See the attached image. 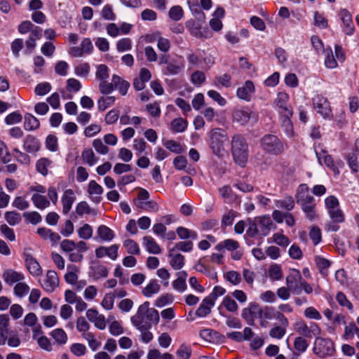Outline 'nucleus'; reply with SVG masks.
I'll list each match as a JSON object with an SVG mask.
<instances>
[{
  "label": "nucleus",
  "mask_w": 359,
  "mask_h": 359,
  "mask_svg": "<svg viewBox=\"0 0 359 359\" xmlns=\"http://www.w3.org/2000/svg\"><path fill=\"white\" fill-rule=\"evenodd\" d=\"M149 302H145L141 304L137 313L130 318L132 324L137 330L150 329L152 324H158L159 314L156 309L149 308Z\"/></svg>",
  "instance_id": "nucleus-1"
},
{
  "label": "nucleus",
  "mask_w": 359,
  "mask_h": 359,
  "mask_svg": "<svg viewBox=\"0 0 359 359\" xmlns=\"http://www.w3.org/2000/svg\"><path fill=\"white\" fill-rule=\"evenodd\" d=\"M231 144L234 161L241 167H244L248 159V144L245 138L240 134L234 135Z\"/></svg>",
  "instance_id": "nucleus-2"
},
{
  "label": "nucleus",
  "mask_w": 359,
  "mask_h": 359,
  "mask_svg": "<svg viewBox=\"0 0 359 359\" xmlns=\"http://www.w3.org/2000/svg\"><path fill=\"white\" fill-rule=\"evenodd\" d=\"M262 149L266 153L272 155H280L285 151V145L276 136L266 134L260 139Z\"/></svg>",
  "instance_id": "nucleus-3"
},
{
  "label": "nucleus",
  "mask_w": 359,
  "mask_h": 359,
  "mask_svg": "<svg viewBox=\"0 0 359 359\" xmlns=\"http://www.w3.org/2000/svg\"><path fill=\"white\" fill-rule=\"evenodd\" d=\"M210 147L213 153L219 156L224 151V144L228 142L226 132L222 128H215L210 133Z\"/></svg>",
  "instance_id": "nucleus-4"
},
{
  "label": "nucleus",
  "mask_w": 359,
  "mask_h": 359,
  "mask_svg": "<svg viewBox=\"0 0 359 359\" xmlns=\"http://www.w3.org/2000/svg\"><path fill=\"white\" fill-rule=\"evenodd\" d=\"M294 328L297 333L307 338L318 337L321 330L316 323L311 322L308 325L304 320H298L294 325Z\"/></svg>",
  "instance_id": "nucleus-5"
},
{
  "label": "nucleus",
  "mask_w": 359,
  "mask_h": 359,
  "mask_svg": "<svg viewBox=\"0 0 359 359\" xmlns=\"http://www.w3.org/2000/svg\"><path fill=\"white\" fill-rule=\"evenodd\" d=\"M313 352L320 358L332 355L334 352V343L330 339L316 337Z\"/></svg>",
  "instance_id": "nucleus-6"
},
{
  "label": "nucleus",
  "mask_w": 359,
  "mask_h": 359,
  "mask_svg": "<svg viewBox=\"0 0 359 359\" xmlns=\"http://www.w3.org/2000/svg\"><path fill=\"white\" fill-rule=\"evenodd\" d=\"M258 113L245 109H236L232 114L233 121L244 126L249 121L255 123L258 121Z\"/></svg>",
  "instance_id": "nucleus-7"
},
{
  "label": "nucleus",
  "mask_w": 359,
  "mask_h": 359,
  "mask_svg": "<svg viewBox=\"0 0 359 359\" xmlns=\"http://www.w3.org/2000/svg\"><path fill=\"white\" fill-rule=\"evenodd\" d=\"M313 107L324 118L331 119L332 118V110L327 99L323 95H316L313 97Z\"/></svg>",
  "instance_id": "nucleus-8"
},
{
  "label": "nucleus",
  "mask_w": 359,
  "mask_h": 359,
  "mask_svg": "<svg viewBox=\"0 0 359 359\" xmlns=\"http://www.w3.org/2000/svg\"><path fill=\"white\" fill-rule=\"evenodd\" d=\"M289 95L285 92L278 93L274 104L280 116H292V108L288 105Z\"/></svg>",
  "instance_id": "nucleus-9"
},
{
  "label": "nucleus",
  "mask_w": 359,
  "mask_h": 359,
  "mask_svg": "<svg viewBox=\"0 0 359 359\" xmlns=\"http://www.w3.org/2000/svg\"><path fill=\"white\" fill-rule=\"evenodd\" d=\"M93 45L89 38H84L80 46H73L69 53L74 57H81L85 55H90L93 51Z\"/></svg>",
  "instance_id": "nucleus-10"
},
{
  "label": "nucleus",
  "mask_w": 359,
  "mask_h": 359,
  "mask_svg": "<svg viewBox=\"0 0 359 359\" xmlns=\"http://www.w3.org/2000/svg\"><path fill=\"white\" fill-rule=\"evenodd\" d=\"M302 280L299 271L292 269L289 275L286 277V284L287 287L291 290V292L294 294H301V288L299 287Z\"/></svg>",
  "instance_id": "nucleus-11"
},
{
  "label": "nucleus",
  "mask_w": 359,
  "mask_h": 359,
  "mask_svg": "<svg viewBox=\"0 0 359 359\" xmlns=\"http://www.w3.org/2000/svg\"><path fill=\"white\" fill-rule=\"evenodd\" d=\"M255 222L260 232V236H266L272 228L275 229L276 225L273 223L269 215H263L255 217Z\"/></svg>",
  "instance_id": "nucleus-12"
},
{
  "label": "nucleus",
  "mask_w": 359,
  "mask_h": 359,
  "mask_svg": "<svg viewBox=\"0 0 359 359\" xmlns=\"http://www.w3.org/2000/svg\"><path fill=\"white\" fill-rule=\"evenodd\" d=\"M59 278L57 273L53 270H48L46 276L41 283L42 287L48 292H52L58 286Z\"/></svg>",
  "instance_id": "nucleus-13"
},
{
  "label": "nucleus",
  "mask_w": 359,
  "mask_h": 359,
  "mask_svg": "<svg viewBox=\"0 0 359 359\" xmlns=\"http://www.w3.org/2000/svg\"><path fill=\"white\" fill-rule=\"evenodd\" d=\"M86 316L95 327L101 330L105 329L107 325L105 317L104 315L100 314L96 309H90L87 310Z\"/></svg>",
  "instance_id": "nucleus-14"
},
{
  "label": "nucleus",
  "mask_w": 359,
  "mask_h": 359,
  "mask_svg": "<svg viewBox=\"0 0 359 359\" xmlns=\"http://www.w3.org/2000/svg\"><path fill=\"white\" fill-rule=\"evenodd\" d=\"M314 198L309 192V188L306 184H300L296 193V201L299 205L304 204L306 203H311Z\"/></svg>",
  "instance_id": "nucleus-15"
},
{
  "label": "nucleus",
  "mask_w": 359,
  "mask_h": 359,
  "mask_svg": "<svg viewBox=\"0 0 359 359\" xmlns=\"http://www.w3.org/2000/svg\"><path fill=\"white\" fill-rule=\"evenodd\" d=\"M2 278L7 285H12L22 281L25 279V276L22 273L13 269H6L3 272Z\"/></svg>",
  "instance_id": "nucleus-16"
},
{
  "label": "nucleus",
  "mask_w": 359,
  "mask_h": 359,
  "mask_svg": "<svg viewBox=\"0 0 359 359\" xmlns=\"http://www.w3.org/2000/svg\"><path fill=\"white\" fill-rule=\"evenodd\" d=\"M25 265L29 272L34 276H39L42 273V268L36 259L29 254H25Z\"/></svg>",
  "instance_id": "nucleus-17"
},
{
  "label": "nucleus",
  "mask_w": 359,
  "mask_h": 359,
  "mask_svg": "<svg viewBox=\"0 0 359 359\" xmlns=\"http://www.w3.org/2000/svg\"><path fill=\"white\" fill-rule=\"evenodd\" d=\"M339 16L344 23V31L348 35H352L354 32V26L351 13L346 9H341Z\"/></svg>",
  "instance_id": "nucleus-18"
},
{
  "label": "nucleus",
  "mask_w": 359,
  "mask_h": 359,
  "mask_svg": "<svg viewBox=\"0 0 359 359\" xmlns=\"http://www.w3.org/2000/svg\"><path fill=\"white\" fill-rule=\"evenodd\" d=\"M76 200L74 192L72 189H68L65 191L62 196V212L67 215L72 209V206Z\"/></svg>",
  "instance_id": "nucleus-19"
},
{
  "label": "nucleus",
  "mask_w": 359,
  "mask_h": 359,
  "mask_svg": "<svg viewBox=\"0 0 359 359\" xmlns=\"http://www.w3.org/2000/svg\"><path fill=\"white\" fill-rule=\"evenodd\" d=\"M87 191L91 196L92 201L95 203H99L101 201L100 195L103 193V188L95 180L90 181Z\"/></svg>",
  "instance_id": "nucleus-20"
},
{
  "label": "nucleus",
  "mask_w": 359,
  "mask_h": 359,
  "mask_svg": "<svg viewBox=\"0 0 359 359\" xmlns=\"http://www.w3.org/2000/svg\"><path fill=\"white\" fill-rule=\"evenodd\" d=\"M184 68V64L182 61L172 60L162 69L164 75H176L179 74Z\"/></svg>",
  "instance_id": "nucleus-21"
},
{
  "label": "nucleus",
  "mask_w": 359,
  "mask_h": 359,
  "mask_svg": "<svg viewBox=\"0 0 359 359\" xmlns=\"http://www.w3.org/2000/svg\"><path fill=\"white\" fill-rule=\"evenodd\" d=\"M255 92V86L251 81H247L244 86L237 89V96L243 100L249 101Z\"/></svg>",
  "instance_id": "nucleus-22"
},
{
  "label": "nucleus",
  "mask_w": 359,
  "mask_h": 359,
  "mask_svg": "<svg viewBox=\"0 0 359 359\" xmlns=\"http://www.w3.org/2000/svg\"><path fill=\"white\" fill-rule=\"evenodd\" d=\"M23 148L28 153H36L40 149V143L34 136L28 135L24 140Z\"/></svg>",
  "instance_id": "nucleus-23"
},
{
  "label": "nucleus",
  "mask_w": 359,
  "mask_h": 359,
  "mask_svg": "<svg viewBox=\"0 0 359 359\" xmlns=\"http://www.w3.org/2000/svg\"><path fill=\"white\" fill-rule=\"evenodd\" d=\"M168 257L170 258V264L175 270L181 269L184 265V257L180 253L174 252V250H169Z\"/></svg>",
  "instance_id": "nucleus-24"
},
{
  "label": "nucleus",
  "mask_w": 359,
  "mask_h": 359,
  "mask_svg": "<svg viewBox=\"0 0 359 359\" xmlns=\"http://www.w3.org/2000/svg\"><path fill=\"white\" fill-rule=\"evenodd\" d=\"M215 304L212 299L205 297L199 307L196 311V316L200 318H203L208 316L210 311L211 308L214 306Z\"/></svg>",
  "instance_id": "nucleus-25"
},
{
  "label": "nucleus",
  "mask_w": 359,
  "mask_h": 359,
  "mask_svg": "<svg viewBox=\"0 0 359 359\" xmlns=\"http://www.w3.org/2000/svg\"><path fill=\"white\" fill-rule=\"evenodd\" d=\"M276 311L273 307L264 306L262 307L260 313L258 318L260 319V325L262 327H266L267 323L266 320H271L276 318Z\"/></svg>",
  "instance_id": "nucleus-26"
},
{
  "label": "nucleus",
  "mask_w": 359,
  "mask_h": 359,
  "mask_svg": "<svg viewBox=\"0 0 359 359\" xmlns=\"http://www.w3.org/2000/svg\"><path fill=\"white\" fill-rule=\"evenodd\" d=\"M31 199L34 205L39 210H44L50 205V202L47 196L43 194L34 193Z\"/></svg>",
  "instance_id": "nucleus-27"
},
{
  "label": "nucleus",
  "mask_w": 359,
  "mask_h": 359,
  "mask_svg": "<svg viewBox=\"0 0 359 359\" xmlns=\"http://www.w3.org/2000/svg\"><path fill=\"white\" fill-rule=\"evenodd\" d=\"M42 36V29L39 27H35L29 34L28 39L25 41V46L31 50L36 47V41Z\"/></svg>",
  "instance_id": "nucleus-28"
},
{
  "label": "nucleus",
  "mask_w": 359,
  "mask_h": 359,
  "mask_svg": "<svg viewBox=\"0 0 359 359\" xmlns=\"http://www.w3.org/2000/svg\"><path fill=\"white\" fill-rule=\"evenodd\" d=\"M143 244L149 253L158 255L161 252V248L151 236H144L143 238Z\"/></svg>",
  "instance_id": "nucleus-29"
},
{
  "label": "nucleus",
  "mask_w": 359,
  "mask_h": 359,
  "mask_svg": "<svg viewBox=\"0 0 359 359\" xmlns=\"http://www.w3.org/2000/svg\"><path fill=\"white\" fill-rule=\"evenodd\" d=\"M161 286L156 279H151L142 290V294L146 297H151L160 291Z\"/></svg>",
  "instance_id": "nucleus-30"
},
{
  "label": "nucleus",
  "mask_w": 359,
  "mask_h": 359,
  "mask_svg": "<svg viewBox=\"0 0 359 359\" xmlns=\"http://www.w3.org/2000/svg\"><path fill=\"white\" fill-rule=\"evenodd\" d=\"M188 126L187 121L181 118H176L170 123V130L175 133H180L184 132Z\"/></svg>",
  "instance_id": "nucleus-31"
},
{
  "label": "nucleus",
  "mask_w": 359,
  "mask_h": 359,
  "mask_svg": "<svg viewBox=\"0 0 359 359\" xmlns=\"http://www.w3.org/2000/svg\"><path fill=\"white\" fill-rule=\"evenodd\" d=\"M24 118V128L26 130H34L39 128V121L32 114L27 113Z\"/></svg>",
  "instance_id": "nucleus-32"
},
{
  "label": "nucleus",
  "mask_w": 359,
  "mask_h": 359,
  "mask_svg": "<svg viewBox=\"0 0 359 359\" xmlns=\"http://www.w3.org/2000/svg\"><path fill=\"white\" fill-rule=\"evenodd\" d=\"M176 233L179 238L182 240L191 238L193 240L198 239V233L194 230H190L183 226H179L176 229Z\"/></svg>",
  "instance_id": "nucleus-33"
},
{
  "label": "nucleus",
  "mask_w": 359,
  "mask_h": 359,
  "mask_svg": "<svg viewBox=\"0 0 359 359\" xmlns=\"http://www.w3.org/2000/svg\"><path fill=\"white\" fill-rule=\"evenodd\" d=\"M281 116V127L285 132V135L292 137L294 135L293 125L290 120L292 116Z\"/></svg>",
  "instance_id": "nucleus-34"
},
{
  "label": "nucleus",
  "mask_w": 359,
  "mask_h": 359,
  "mask_svg": "<svg viewBox=\"0 0 359 359\" xmlns=\"http://www.w3.org/2000/svg\"><path fill=\"white\" fill-rule=\"evenodd\" d=\"M299 205L307 219L313 220L316 217L315 200L312 201L311 203H306Z\"/></svg>",
  "instance_id": "nucleus-35"
},
{
  "label": "nucleus",
  "mask_w": 359,
  "mask_h": 359,
  "mask_svg": "<svg viewBox=\"0 0 359 359\" xmlns=\"http://www.w3.org/2000/svg\"><path fill=\"white\" fill-rule=\"evenodd\" d=\"M294 204V200L292 196H286L275 202V205L277 208L285 209L287 211L293 210Z\"/></svg>",
  "instance_id": "nucleus-36"
},
{
  "label": "nucleus",
  "mask_w": 359,
  "mask_h": 359,
  "mask_svg": "<svg viewBox=\"0 0 359 359\" xmlns=\"http://www.w3.org/2000/svg\"><path fill=\"white\" fill-rule=\"evenodd\" d=\"M97 234L102 241H110L114 237V231L105 225H101L98 227Z\"/></svg>",
  "instance_id": "nucleus-37"
},
{
  "label": "nucleus",
  "mask_w": 359,
  "mask_h": 359,
  "mask_svg": "<svg viewBox=\"0 0 359 359\" xmlns=\"http://www.w3.org/2000/svg\"><path fill=\"white\" fill-rule=\"evenodd\" d=\"M154 39L157 40L158 49L163 53H167L170 49V41L164 37H162L160 33H156L154 35Z\"/></svg>",
  "instance_id": "nucleus-38"
},
{
  "label": "nucleus",
  "mask_w": 359,
  "mask_h": 359,
  "mask_svg": "<svg viewBox=\"0 0 359 359\" xmlns=\"http://www.w3.org/2000/svg\"><path fill=\"white\" fill-rule=\"evenodd\" d=\"M136 205L138 208L154 212L159 209L158 203L154 201H137Z\"/></svg>",
  "instance_id": "nucleus-39"
},
{
  "label": "nucleus",
  "mask_w": 359,
  "mask_h": 359,
  "mask_svg": "<svg viewBox=\"0 0 359 359\" xmlns=\"http://www.w3.org/2000/svg\"><path fill=\"white\" fill-rule=\"evenodd\" d=\"M355 334L359 339V328L353 323L348 324L345 327L344 338L345 340L353 339Z\"/></svg>",
  "instance_id": "nucleus-40"
},
{
  "label": "nucleus",
  "mask_w": 359,
  "mask_h": 359,
  "mask_svg": "<svg viewBox=\"0 0 359 359\" xmlns=\"http://www.w3.org/2000/svg\"><path fill=\"white\" fill-rule=\"evenodd\" d=\"M51 337L59 344H65L67 341V335L61 328L53 330L50 333Z\"/></svg>",
  "instance_id": "nucleus-41"
},
{
  "label": "nucleus",
  "mask_w": 359,
  "mask_h": 359,
  "mask_svg": "<svg viewBox=\"0 0 359 359\" xmlns=\"http://www.w3.org/2000/svg\"><path fill=\"white\" fill-rule=\"evenodd\" d=\"M221 305L225 307L228 311L231 313H235L238 309L237 303L232 297H230L229 295H226L224 297Z\"/></svg>",
  "instance_id": "nucleus-42"
},
{
  "label": "nucleus",
  "mask_w": 359,
  "mask_h": 359,
  "mask_svg": "<svg viewBox=\"0 0 359 359\" xmlns=\"http://www.w3.org/2000/svg\"><path fill=\"white\" fill-rule=\"evenodd\" d=\"M194 243L192 241H180L175 243V246L170 250H174V252L182 251L189 252L193 250Z\"/></svg>",
  "instance_id": "nucleus-43"
},
{
  "label": "nucleus",
  "mask_w": 359,
  "mask_h": 359,
  "mask_svg": "<svg viewBox=\"0 0 359 359\" xmlns=\"http://www.w3.org/2000/svg\"><path fill=\"white\" fill-rule=\"evenodd\" d=\"M51 161L46 158H41L37 161L36 164V170L42 175L46 176L48 175V168L50 166Z\"/></svg>",
  "instance_id": "nucleus-44"
},
{
  "label": "nucleus",
  "mask_w": 359,
  "mask_h": 359,
  "mask_svg": "<svg viewBox=\"0 0 359 359\" xmlns=\"http://www.w3.org/2000/svg\"><path fill=\"white\" fill-rule=\"evenodd\" d=\"M231 76L229 74H224L222 76H216L214 81L215 85L217 87L223 86L229 88L231 85Z\"/></svg>",
  "instance_id": "nucleus-45"
},
{
  "label": "nucleus",
  "mask_w": 359,
  "mask_h": 359,
  "mask_svg": "<svg viewBox=\"0 0 359 359\" xmlns=\"http://www.w3.org/2000/svg\"><path fill=\"white\" fill-rule=\"evenodd\" d=\"M123 246L130 255H139L140 253L138 244L132 239H126L123 243Z\"/></svg>",
  "instance_id": "nucleus-46"
},
{
  "label": "nucleus",
  "mask_w": 359,
  "mask_h": 359,
  "mask_svg": "<svg viewBox=\"0 0 359 359\" xmlns=\"http://www.w3.org/2000/svg\"><path fill=\"white\" fill-rule=\"evenodd\" d=\"M114 102L115 97L113 96L101 97L97 101V108L100 111H103L112 105Z\"/></svg>",
  "instance_id": "nucleus-47"
},
{
  "label": "nucleus",
  "mask_w": 359,
  "mask_h": 359,
  "mask_svg": "<svg viewBox=\"0 0 359 359\" xmlns=\"http://www.w3.org/2000/svg\"><path fill=\"white\" fill-rule=\"evenodd\" d=\"M347 163L353 172H358L359 171V162L358 157L355 153H349L346 156Z\"/></svg>",
  "instance_id": "nucleus-48"
},
{
  "label": "nucleus",
  "mask_w": 359,
  "mask_h": 359,
  "mask_svg": "<svg viewBox=\"0 0 359 359\" xmlns=\"http://www.w3.org/2000/svg\"><path fill=\"white\" fill-rule=\"evenodd\" d=\"M5 219L11 226H15L21 222V215L15 211H8L5 213Z\"/></svg>",
  "instance_id": "nucleus-49"
},
{
  "label": "nucleus",
  "mask_w": 359,
  "mask_h": 359,
  "mask_svg": "<svg viewBox=\"0 0 359 359\" xmlns=\"http://www.w3.org/2000/svg\"><path fill=\"white\" fill-rule=\"evenodd\" d=\"M29 289L30 288L28 285L20 281L15 285L13 292L17 297H22L28 294Z\"/></svg>",
  "instance_id": "nucleus-50"
},
{
  "label": "nucleus",
  "mask_w": 359,
  "mask_h": 359,
  "mask_svg": "<svg viewBox=\"0 0 359 359\" xmlns=\"http://www.w3.org/2000/svg\"><path fill=\"white\" fill-rule=\"evenodd\" d=\"M95 76L100 81L107 80L109 77V68L105 65H99L97 66Z\"/></svg>",
  "instance_id": "nucleus-51"
},
{
  "label": "nucleus",
  "mask_w": 359,
  "mask_h": 359,
  "mask_svg": "<svg viewBox=\"0 0 359 359\" xmlns=\"http://www.w3.org/2000/svg\"><path fill=\"white\" fill-rule=\"evenodd\" d=\"M191 348L189 346L182 344L176 351L178 359H189L191 355Z\"/></svg>",
  "instance_id": "nucleus-52"
},
{
  "label": "nucleus",
  "mask_w": 359,
  "mask_h": 359,
  "mask_svg": "<svg viewBox=\"0 0 359 359\" xmlns=\"http://www.w3.org/2000/svg\"><path fill=\"white\" fill-rule=\"evenodd\" d=\"M23 217L32 224H37L42 220L41 215L36 211L25 212L23 213Z\"/></svg>",
  "instance_id": "nucleus-53"
},
{
  "label": "nucleus",
  "mask_w": 359,
  "mask_h": 359,
  "mask_svg": "<svg viewBox=\"0 0 359 359\" xmlns=\"http://www.w3.org/2000/svg\"><path fill=\"white\" fill-rule=\"evenodd\" d=\"M309 346L307 341L302 337H297L294 341V347L297 351L302 353L306 351Z\"/></svg>",
  "instance_id": "nucleus-54"
},
{
  "label": "nucleus",
  "mask_w": 359,
  "mask_h": 359,
  "mask_svg": "<svg viewBox=\"0 0 359 359\" xmlns=\"http://www.w3.org/2000/svg\"><path fill=\"white\" fill-rule=\"evenodd\" d=\"M82 157L83 161L90 166L95 165L97 160L91 149L83 150Z\"/></svg>",
  "instance_id": "nucleus-55"
},
{
  "label": "nucleus",
  "mask_w": 359,
  "mask_h": 359,
  "mask_svg": "<svg viewBox=\"0 0 359 359\" xmlns=\"http://www.w3.org/2000/svg\"><path fill=\"white\" fill-rule=\"evenodd\" d=\"M224 278L233 285H238L241 281V277L238 272L229 271L224 274Z\"/></svg>",
  "instance_id": "nucleus-56"
},
{
  "label": "nucleus",
  "mask_w": 359,
  "mask_h": 359,
  "mask_svg": "<svg viewBox=\"0 0 359 359\" xmlns=\"http://www.w3.org/2000/svg\"><path fill=\"white\" fill-rule=\"evenodd\" d=\"M328 214L334 222L342 223L345 220L344 215L339 208L328 211Z\"/></svg>",
  "instance_id": "nucleus-57"
},
{
  "label": "nucleus",
  "mask_w": 359,
  "mask_h": 359,
  "mask_svg": "<svg viewBox=\"0 0 359 359\" xmlns=\"http://www.w3.org/2000/svg\"><path fill=\"white\" fill-rule=\"evenodd\" d=\"M269 276L270 278L274 280H278L283 278L281 268L278 264H273L269 269Z\"/></svg>",
  "instance_id": "nucleus-58"
},
{
  "label": "nucleus",
  "mask_w": 359,
  "mask_h": 359,
  "mask_svg": "<svg viewBox=\"0 0 359 359\" xmlns=\"http://www.w3.org/2000/svg\"><path fill=\"white\" fill-rule=\"evenodd\" d=\"M164 146L166 149L175 154H181L184 151L182 145L179 142L172 140L166 141L164 143Z\"/></svg>",
  "instance_id": "nucleus-59"
},
{
  "label": "nucleus",
  "mask_w": 359,
  "mask_h": 359,
  "mask_svg": "<svg viewBox=\"0 0 359 359\" xmlns=\"http://www.w3.org/2000/svg\"><path fill=\"white\" fill-rule=\"evenodd\" d=\"M93 232L92 226L88 224H85L78 230L79 236L85 240L90 239L93 236Z\"/></svg>",
  "instance_id": "nucleus-60"
},
{
  "label": "nucleus",
  "mask_w": 359,
  "mask_h": 359,
  "mask_svg": "<svg viewBox=\"0 0 359 359\" xmlns=\"http://www.w3.org/2000/svg\"><path fill=\"white\" fill-rule=\"evenodd\" d=\"M21 341L18 334L13 332L9 331L7 334V344L11 347H18L20 346Z\"/></svg>",
  "instance_id": "nucleus-61"
},
{
  "label": "nucleus",
  "mask_w": 359,
  "mask_h": 359,
  "mask_svg": "<svg viewBox=\"0 0 359 359\" xmlns=\"http://www.w3.org/2000/svg\"><path fill=\"white\" fill-rule=\"evenodd\" d=\"M101 16L107 20H114L116 15L113 11V8L109 4H106L102 9Z\"/></svg>",
  "instance_id": "nucleus-62"
},
{
  "label": "nucleus",
  "mask_w": 359,
  "mask_h": 359,
  "mask_svg": "<svg viewBox=\"0 0 359 359\" xmlns=\"http://www.w3.org/2000/svg\"><path fill=\"white\" fill-rule=\"evenodd\" d=\"M132 48V41L128 38H123L116 43V49L118 52H124Z\"/></svg>",
  "instance_id": "nucleus-63"
},
{
  "label": "nucleus",
  "mask_w": 359,
  "mask_h": 359,
  "mask_svg": "<svg viewBox=\"0 0 359 359\" xmlns=\"http://www.w3.org/2000/svg\"><path fill=\"white\" fill-rule=\"evenodd\" d=\"M50 90L51 85L48 82H43L36 85L34 92L37 95L43 96L48 93Z\"/></svg>",
  "instance_id": "nucleus-64"
}]
</instances>
